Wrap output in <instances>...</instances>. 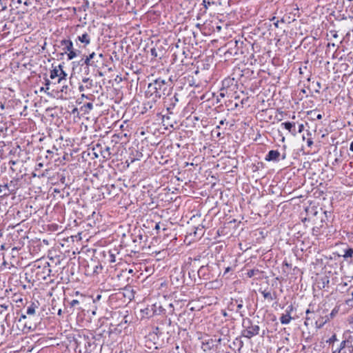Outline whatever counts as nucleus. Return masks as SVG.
Wrapping results in <instances>:
<instances>
[{
	"label": "nucleus",
	"mask_w": 353,
	"mask_h": 353,
	"mask_svg": "<svg viewBox=\"0 0 353 353\" xmlns=\"http://www.w3.org/2000/svg\"><path fill=\"white\" fill-rule=\"evenodd\" d=\"M281 154L278 150H270L266 154L265 160L266 161H279Z\"/></svg>",
	"instance_id": "f8f14e48"
},
{
	"label": "nucleus",
	"mask_w": 353,
	"mask_h": 353,
	"mask_svg": "<svg viewBox=\"0 0 353 353\" xmlns=\"http://www.w3.org/2000/svg\"><path fill=\"white\" fill-rule=\"evenodd\" d=\"M350 4L348 5L347 9L349 10L350 12L352 14L353 17V0H347Z\"/></svg>",
	"instance_id": "72a5a7b5"
},
{
	"label": "nucleus",
	"mask_w": 353,
	"mask_h": 353,
	"mask_svg": "<svg viewBox=\"0 0 353 353\" xmlns=\"http://www.w3.org/2000/svg\"><path fill=\"white\" fill-rule=\"evenodd\" d=\"M225 119H224V120H221V121H219V125H223V124H224V123H225Z\"/></svg>",
	"instance_id": "680f3d73"
},
{
	"label": "nucleus",
	"mask_w": 353,
	"mask_h": 353,
	"mask_svg": "<svg viewBox=\"0 0 353 353\" xmlns=\"http://www.w3.org/2000/svg\"><path fill=\"white\" fill-rule=\"evenodd\" d=\"M351 295L352 296V298L347 299L345 303L347 305L353 307V292H351Z\"/></svg>",
	"instance_id": "c9c22d12"
},
{
	"label": "nucleus",
	"mask_w": 353,
	"mask_h": 353,
	"mask_svg": "<svg viewBox=\"0 0 353 353\" xmlns=\"http://www.w3.org/2000/svg\"><path fill=\"white\" fill-rule=\"evenodd\" d=\"M292 320L291 315L290 314H282V316L280 317V321L282 324L286 325L290 323V322Z\"/></svg>",
	"instance_id": "5701e85b"
},
{
	"label": "nucleus",
	"mask_w": 353,
	"mask_h": 353,
	"mask_svg": "<svg viewBox=\"0 0 353 353\" xmlns=\"http://www.w3.org/2000/svg\"><path fill=\"white\" fill-rule=\"evenodd\" d=\"M15 192V189H10V186L8 185H0V197L1 198H6L10 196L11 194H14Z\"/></svg>",
	"instance_id": "9b49d317"
},
{
	"label": "nucleus",
	"mask_w": 353,
	"mask_h": 353,
	"mask_svg": "<svg viewBox=\"0 0 353 353\" xmlns=\"http://www.w3.org/2000/svg\"><path fill=\"white\" fill-rule=\"evenodd\" d=\"M285 158H286V154L284 152V153L281 155V159H282L283 160H284Z\"/></svg>",
	"instance_id": "13d9d810"
},
{
	"label": "nucleus",
	"mask_w": 353,
	"mask_h": 353,
	"mask_svg": "<svg viewBox=\"0 0 353 353\" xmlns=\"http://www.w3.org/2000/svg\"><path fill=\"white\" fill-rule=\"evenodd\" d=\"M242 327L241 336L245 338L250 339L259 334L260 327L253 324L252 321L249 318L243 319Z\"/></svg>",
	"instance_id": "f03ea898"
},
{
	"label": "nucleus",
	"mask_w": 353,
	"mask_h": 353,
	"mask_svg": "<svg viewBox=\"0 0 353 353\" xmlns=\"http://www.w3.org/2000/svg\"><path fill=\"white\" fill-rule=\"evenodd\" d=\"M203 4L204 5V6L205 8H207L208 6H210L211 4V2L210 1V0H203Z\"/></svg>",
	"instance_id": "a18cd8bd"
},
{
	"label": "nucleus",
	"mask_w": 353,
	"mask_h": 353,
	"mask_svg": "<svg viewBox=\"0 0 353 353\" xmlns=\"http://www.w3.org/2000/svg\"><path fill=\"white\" fill-rule=\"evenodd\" d=\"M61 312H62L61 310L59 309V311H58V313H57L58 315H61Z\"/></svg>",
	"instance_id": "338daca9"
},
{
	"label": "nucleus",
	"mask_w": 353,
	"mask_h": 353,
	"mask_svg": "<svg viewBox=\"0 0 353 353\" xmlns=\"http://www.w3.org/2000/svg\"><path fill=\"white\" fill-rule=\"evenodd\" d=\"M108 261L110 263H114L115 262V256L112 252H109V258Z\"/></svg>",
	"instance_id": "f704fd0d"
},
{
	"label": "nucleus",
	"mask_w": 353,
	"mask_h": 353,
	"mask_svg": "<svg viewBox=\"0 0 353 353\" xmlns=\"http://www.w3.org/2000/svg\"><path fill=\"white\" fill-rule=\"evenodd\" d=\"M6 143L4 141H0V154L2 155L3 153V148L6 146Z\"/></svg>",
	"instance_id": "4c0bfd02"
},
{
	"label": "nucleus",
	"mask_w": 353,
	"mask_h": 353,
	"mask_svg": "<svg viewBox=\"0 0 353 353\" xmlns=\"http://www.w3.org/2000/svg\"><path fill=\"white\" fill-rule=\"evenodd\" d=\"M96 54L95 52H92L91 54H90L88 56H86V57L90 60V61H92V59H94V57H95Z\"/></svg>",
	"instance_id": "c03bdc74"
},
{
	"label": "nucleus",
	"mask_w": 353,
	"mask_h": 353,
	"mask_svg": "<svg viewBox=\"0 0 353 353\" xmlns=\"http://www.w3.org/2000/svg\"><path fill=\"white\" fill-rule=\"evenodd\" d=\"M85 107H86V108H89L90 110H91V109H92L93 105H92V103H88L85 105Z\"/></svg>",
	"instance_id": "8fccbe9b"
},
{
	"label": "nucleus",
	"mask_w": 353,
	"mask_h": 353,
	"mask_svg": "<svg viewBox=\"0 0 353 353\" xmlns=\"http://www.w3.org/2000/svg\"><path fill=\"white\" fill-rule=\"evenodd\" d=\"M5 185H8L10 186V189L14 188L16 190L14 182L13 181H10L9 183H6Z\"/></svg>",
	"instance_id": "37998d69"
},
{
	"label": "nucleus",
	"mask_w": 353,
	"mask_h": 353,
	"mask_svg": "<svg viewBox=\"0 0 353 353\" xmlns=\"http://www.w3.org/2000/svg\"><path fill=\"white\" fill-rule=\"evenodd\" d=\"M52 83L50 80H49L48 79H45V88H41V90H44L45 92H46V90H48L50 89V85Z\"/></svg>",
	"instance_id": "bb28decb"
},
{
	"label": "nucleus",
	"mask_w": 353,
	"mask_h": 353,
	"mask_svg": "<svg viewBox=\"0 0 353 353\" xmlns=\"http://www.w3.org/2000/svg\"><path fill=\"white\" fill-rule=\"evenodd\" d=\"M230 270V268L228 267L225 269V274Z\"/></svg>",
	"instance_id": "0e129e2a"
},
{
	"label": "nucleus",
	"mask_w": 353,
	"mask_h": 353,
	"mask_svg": "<svg viewBox=\"0 0 353 353\" xmlns=\"http://www.w3.org/2000/svg\"><path fill=\"white\" fill-rule=\"evenodd\" d=\"M307 145H308V146H310V145H312L313 141H312L311 139H309L307 140Z\"/></svg>",
	"instance_id": "864d4df0"
},
{
	"label": "nucleus",
	"mask_w": 353,
	"mask_h": 353,
	"mask_svg": "<svg viewBox=\"0 0 353 353\" xmlns=\"http://www.w3.org/2000/svg\"><path fill=\"white\" fill-rule=\"evenodd\" d=\"M29 316H27L26 314H21V315L19 317V323H23L24 329H27L28 330H30L32 329V324L29 323Z\"/></svg>",
	"instance_id": "ddd939ff"
},
{
	"label": "nucleus",
	"mask_w": 353,
	"mask_h": 353,
	"mask_svg": "<svg viewBox=\"0 0 353 353\" xmlns=\"http://www.w3.org/2000/svg\"><path fill=\"white\" fill-rule=\"evenodd\" d=\"M332 36L334 38H337L338 37L337 32H333Z\"/></svg>",
	"instance_id": "4d7b16f0"
},
{
	"label": "nucleus",
	"mask_w": 353,
	"mask_h": 353,
	"mask_svg": "<svg viewBox=\"0 0 353 353\" xmlns=\"http://www.w3.org/2000/svg\"><path fill=\"white\" fill-rule=\"evenodd\" d=\"M42 159V156L41 155L40 157H39V158L37 159V163L36 165V170H38L39 169H41V168L43 167L44 165V162L42 161V162H39L40 160Z\"/></svg>",
	"instance_id": "c85d7f7f"
},
{
	"label": "nucleus",
	"mask_w": 353,
	"mask_h": 353,
	"mask_svg": "<svg viewBox=\"0 0 353 353\" xmlns=\"http://www.w3.org/2000/svg\"><path fill=\"white\" fill-rule=\"evenodd\" d=\"M243 346V341H240V347H239V351H240L241 348Z\"/></svg>",
	"instance_id": "052dcab7"
},
{
	"label": "nucleus",
	"mask_w": 353,
	"mask_h": 353,
	"mask_svg": "<svg viewBox=\"0 0 353 353\" xmlns=\"http://www.w3.org/2000/svg\"><path fill=\"white\" fill-rule=\"evenodd\" d=\"M171 79L168 81L158 78L150 83L145 91L147 98L152 99L154 102L158 99H163L169 97L172 91Z\"/></svg>",
	"instance_id": "f257e3e1"
},
{
	"label": "nucleus",
	"mask_w": 353,
	"mask_h": 353,
	"mask_svg": "<svg viewBox=\"0 0 353 353\" xmlns=\"http://www.w3.org/2000/svg\"><path fill=\"white\" fill-rule=\"evenodd\" d=\"M293 311V306L292 305H289L286 310H285V312H286V314H291V312Z\"/></svg>",
	"instance_id": "79ce46f5"
},
{
	"label": "nucleus",
	"mask_w": 353,
	"mask_h": 353,
	"mask_svg": "<svg viewBox=\"0 0 353 353\" xmlns=\"http://www.w3.org/2000/svg\"><path fill=\"white\" fill-rule=\"evenodd\" d=\"M153 332L156 335H159V334L161 335L163 334L162 329L161 327H159V326H157L153 328Z\"/></svg>",
	"instance_id": "7c9ffc66"
},
{
	"label": "nucleus",
	"mask_w": 353,
	"mask_h": 353,
	"mask_svg": "<svg viewBox=\"0 0 353 353\" xmlns=\"http://www.w3.org/2000/svg\"><path fill=\"white\" fill-rule=\"evenodd\" d=\"M60 43L63 47L64 53H67L70 50H72L73 43L70 39H63L61 41Z\"/></svg>",
	"instance_id": "dca6fc26"
},
{
	"label": "nucleus",
	"mask_w": 353,
	"mask_h": 353,
	"mask_svg": "<svg viewBox=\"0 0 353 353\" xmlns=\"http://www.w3.org/2000/svg\"><path fill=\"white\" fill-rule=\"evenodd\" d=\"M59 68V76L57 79V83H61L62 81H65L67 73L63 70V65L59 64L58 65Z\"/></svg>",
	"instance_id": "6ab92c4d"
},
{
	"label": "nucleus",
	"mask_w": 353,
	"mask_h": 353,
	"mask_svg": "<svg viewBox=\"0 0 353 353\" xmlns=\"http://www.w3.org/2000/svg\"><path fill=\"white\" fill-rule=\"evenodd\" d=\"M77 40L83 43L84 46H86L90 43L91 38L88 32H84L81 35H79Z\"/></svg>",
	"instance_id": "4468645a"
},
{
	"label": "nucleus",
	"mask_w": 353,
	"mask_h": 353,
	"mask_svg": "<svg viewBox=\"0 0 353 353\" xmlns=\"http://www.w3.org/2000/svg\"><path fill=\"white\" fill-rule=\"evenodd\" d=\"M311 319V317L310 316H306L305 317V322H304V324L307 326L308 325V321H310V319Z\"/></svg>",
	"instance_id": "de8ad7c7"
},
{
	"label": "nucleus",
	"mask_w": 353,
	"mask_h": 353,
	"mask_svg": "<svg viewBox=\"0 0 353 353\" xmlns=\"http://www.w3.org/2000/svg\"><path fill=\"white\" fill-rule=\"evenodd\" d=\"M303 130H304V125H303V124H302V123H301V124H299V130H298V132H299V133H301V132H302L303 131Z\"/></svg>",
	"instance_id": "49530a36"
},
{
	"label": "nucleus",
	"mask_w": 353,
	"mask_h": 353,
	"mask_svg": "<svg viewBox=\"0 0 353 353\" xmlns=\"http://www.w3.org/2000/svg\"><path fill=\"white\" fill-rule=\"evenodd\" d=\"M344 254L343 256L344 259H347L348 258L352 257L353 255V249L352 248H348L344 251Z\"/></svg>",
	"instance_id": "393cba45"
},
{
	"label": "nucleus",
	"mask_w": 353,
	"mask_h": 353,
	"mask_svg": "<svg viewBox=\"0 0 353 353\" xmlns=\"http://www.w3.org/2000/svg\"><path fill=\"white\" fill-rule=\"evenodd\" d=\"M4 130H7V128H6H6H3V127H2V128H0V132H3Z\"/></svg>",
	"instance_id": "e2e57ef3"
},
{
	"label": "nucleus",
	"mask_w": 353,
	"mask_h": 353,
	"mask_svg": "<svg viewBox=\"0 0 353 353\" xmlns=\"http://www.w3.org/2000/svg\"><path fill=\"white\" fill-rule=\"evenodd\" d=\"M221 338H219V339L208 338L206 339H203L202 341L201 348L205 352L211 350L214 347H216L218 345H219L221 343Z\"/></svg>",
	"instance_id": "423d86ee"
},
{
	"label": "nucleus",
	"mask_w": 353,
	"mask_h": 353,
	"mask_svg": "<svg viewBox=\"0 0 353 353\" xmlns=\"http://www.w3.org/2000/svg\"><path fill=\"white\" fill-rule=\"evenodd\" d=\"M39 303L38 301H32L26 306V314L29 316V319L34 316L36 310L39 308Z\"/></svg>",
	"instance_id": "9d476101"
},
{
	"label": "nucleus",
	"mask_w": 353,
	"mask_h": 353,
	"mask_svg": "<svg viewBox=\"0 0 353 353\" xmlns=\"http://www.w3.org/2000/svg\"><path fill=\"white\" fill-rule=\"evenodd\" d=\"M256 272H259L258 270H254V269H252V270H249L247 272V276L249 277V278H252V276H254L256 274Z\"/></svg>",
	"instance_id": "c756f323"
},
{
	"label": "nucleus",
	"mask_w": 353,
	"mask_h": 353,
	"mask_svg": "<svg viewBox=\"0 0 353 353\" xmlns=\"http://www.w3.org/2000/svg\"><path fill=\"white\" fill-rule=\"evenodd\" d=\"M94 64V61H90L86 56H83V57L77 63L78 65H80L81 68L84 66H91Z\"/></svg>",
	"instance_id": "aec40b11"
},
{
	"label": "nucleus",
	"mask_w": 353,
	"mask_h": 353,
	"mask_svg": "<svg viewBox=\"0 0 353 353\" xmlns=\"http://www.w3.org/2000/svg\"><path fill=\"white\" fill-rule=\"evenodd\" d=\"M177 95L178 94L176 93H175L174 95L172 97H171L170 99H168L166 97V99H164L165 100L163 102L164 106L166 108L167 111L170 114L172 113L170 110L174 108V106L176 105V103L179 101Z\"/></svg>",
	"instance_id": "1a4fd4ad"
},
{
	"label": "nucleus",
	"mask_w": 353,
	"mask_h": 353,
	"mask_svg": "<svg viewBox=\"0 0 353 353\" xmlns=\"http://www.w3.org/2000/svg\"><path fill=\"white\" fill-rule=\"evenodd\" d=\"M208 270V268L206 266H201L198 270V275L199 277H204Z\"/></svg>",
	"instance_id": "a878e982"
},
{
	"label": "nucleus",
	"mask_w": 353,
	"mask_h": 353,
	"mask_svg": "<svg viewBox=\"0 0 353 353\" xmlns=\"http://www.w3.org/2000/svg\"><path fill=\"white\" fill-rule=\"evenodd\" d=\"M305 313H306V316H309V314H313V313H314V312L311 311L310 309H307V310H306Z\"/></svg>",
	"instance_id": "3c124183"
},
{
	"label": "nucleus",
	"mask_w": 353,
	"mask_h": 353,
	"mask_svg": "<svg viewBox=\"0 0 353 353\" xmlns=\"http://www.w3.org/2000/svg\"><path fill=\"white\" fill-rule=\"evenodd\" d=\"M259 292L261 293V294L263 295V296L265 299H267L269 301L275 300L277 297L276 292L271 293L270 292L268 291L267 290H260Z\"/></svg>",
	"instance_id": "2eb2a0df"
},
{
	"label": "nucleus",
	"mask_w": 353,
	"mask_h": 353,
	"mask_svg": "<svg viewBox=\"0 0 353 353\" xmlns=\"http://www.w3.org/2000/svg\"><path fill=\"white\" fill-rule=\"evenodd\" d=\"M228 93V90H225L224 88H221L220 90V94L219 96L221 97H224Z\"/></svg>",
	"instance_id": "58836bf2"
},
{
	"label": "nucleus",
	"mask_w": 353,
	"mask_h": 353,
	"mask_svg": "<svg viewBox=\"0 0 353 353\" xmlns=\"http://www.w3.org/2000/svg\"><path fill=\"white\" fill-rule=\"evenodd\" d=\"M237 81L234 79V78H231L230 77L225 78L222 81V88L225 90H230V91H233L236 88Z\"/></svg>",
	"instance_id": "0eeeda50"
},
{
	"label": "nucleus",
	"mask_w": 353,
	"mask_h": 353,
	"mask_svg": "<svg viewBox=\"0 0 353 353\" xmlns=\"http://www.w3.org/2000/svg\"><path fill=\"white\" fill-rule=\"evenodd\" d=\"M84 346L87 352L91 353L94 352L98 346L101 347V344L100 343V338L97 339L94 336L85 338Z\"/></svg>",
	"instance_id": "39448f33"
},
{
	"label": "nucleus",
	"mask_w": 353,
	"mask_h": 353,
	"mask_svg": "<svg viewBox=\"0 0 353 353\" xmlns=\"http://www.w3.org/2000/svg\"><path fill=\"white\" fill-rule=\"evenodd\" d=\"M9 164L14 165L16 164V161L11 160L9 161Z\"/></svg>",
	"instance_id": "6e6d98bb"
},
{
	"label": "nucleus",
	"mask_w": 353,
	"mask_h": 353,
	"mask_svg": "<svg viewBox=\"0 0 353 353\" xmlns=\"http://www.w3.org/2000/svg\"><path fill=\"white\" fill-rule=\"evenodd\" d=\"M339 312V308H337L336 307H335L331 312V313L330 314V316L331 319H333L336 315V314H338Z\"/></svg>",
	"instance_id": "473e14b6"
},
{
	"label": "nucleus",
	"mask_w": 353,
	"mask_h": 353,
	"mask_svg": "<svg viewBox=\"0 0 353 353\" xmlns=\"http://www.w3.org/2000/svg\"><path fill=\"white\" fill-rule=\"evenodd\" d=\"M82 72L85 76H88L90 74V66H84L81 68Z\"/></svg>",
	"instance_id": "2f4dec72"
},
{
	"label": "nucleus",
	"mask_w": 353,
	"mask_h": 353,
	"mask_svg": "<svg viewBox=\"0 0 353 353\" xmlns=\"http://www.w3.org/2000/svg\"><path fill=\"white\" fill-rule=\"evenodd\" d=\"M85 274L88 276H93L101 273L103 266L100 261L97 259H90L87 261L84 266Z\"/></svg>",
	"instance_id": "7ed1b4c3"
},
{
	"label": "nucleus",
	"mask_w": 353,
	"mask_h": 353,
	"mask_svg": "<svg viewBox=\"0 0 353 353\" xmlns=\"http://www.w3.org/2000/svg\"><path fill=\"white\" fill-rule=\"evenodd\" d=\"M244 301L242 298L233 299L232 298L228 305V310L231 312H234L239 314L241 317H244Z\"/></svg>",
	"instance_id": "20e7f679"
},
{
	"label": "nucleus",
	"mask_w": 353,
	"mask_h": 353,
	"mask_svg": "<svg viewBox=\"0 0 353 353\" xmlns=\"http://www.w3.org/2000/svg\"><path fill=\"white\" fill-rule=\"evenodd\" d=\"M46 152L50 155L52 154V152H51L50 150H47Z\"/></svg>",
	"instance_id": "774afa93"
},
{
	"label": "nucleus",
	"mask_w": 353,
	"mask_h": 353,
	"mask_svg": "<svg viewBox=\"0 0 353 353\" xmlns=\"http://www.w3.org/2000/svg\"><path fill=\"white\" fill-rule=\"evenodd\" d=\"M316 85H317V87H318L319 88H321V83L317 82V83H316Z\"/></svg>",
	"instance_id": "69168bd1"
},
{
	"label": "nucleus",
	"mask_w": 353,
	"mask_h": 353,
	"mask_svg": "<svg viewBox=\"0 0 353 353\" xmlns=\"http://www.w3.org/2000/svg\"><path fill=\"white\" fill-rule=\"evenodd\" d=\"M301 93H303V94H305V93H306L305 90V89H302V90H301L300 93H299V95H301Z\"/></svg>",
	"instance_id": "bf43d9fd"
},
{
	"label": "nucleus",
	"mask_w": 353,
	"mask_h": 353,
	"mask_svg": "<svg viewBox=\"0 0 353 353\" xmlns=\"http://www.w3.org/2000/svg\"><path fill=\"white\" fill-rule=\"evenodd\" d=\"M68 59L72 60L76 57H77L80 54V51L78 50H74V48H72V50H70L68 51Z\"/></svg>",
	"instance_id": "4be33fe9"
},
{
	"label": "nucleus",
	"mask_w": 353,
	"mask_h": 353,
	"mask_svg": "<svg viewBox=\"0 0 353 353\" xmlns=\"http://www.w3.org/2000/svg\"><path fill=\"white\" fill-rule=\"evenodd\" d=\"M85 89H86L85 87V85L83 84V85H79V90L81 92L84 91Z\"/></svg>",
	"instance_id": "09e8293b"
},
{
	"label": "nucleus",
	"mask_w": 353,
	"mask_h": 353,
	"mask_svg": "<svg viewBox=\"0 0 353 353\" xmlns=\"http://www.w3.org/2000/svg\"><path fill=\"white\" fill-rule=\"evenodd\" d=\"M58 76H59V68H58V66H56L52 70H50V78L53 80L56 78L58 79Z\"/></svg>",
	"instance_id": "b1692460"
},
{
	"label": "nucleus",
	"mask_w": 353,
	"mask_h": 353,
	"mask_svg": "<svg viewBox=\"0 0 353 353\" xmlns=\"http://www.w3.org/2000/svg\"><path fill=\"white\" fill-rule=\"evenodd\" d=\"M7 10V6L0 0V13Z\"/></svg>",
	"instance_id": "e433bc0d"
},
{
	"label": "nucleus",
	"mask_w": 353,
	"mask_h": 353,
	"mask_svg": "<svg viewBox=\"0 0 353 353\" xmlns=\"http://www.w3.org/2000/svg\"><path fill=\"white\" fill-rule=\"evenodd\" d=\"M102 296L99 294H97L96 296H94L93 299H92V301L94 303H97L98 301H99L101 299Z\"/></svg>",
	"instance_id": "ea45409f"
},
{
	"label": "nucleus",
	"mask_w": 353,
	"mask_h": 353,
	"mask_svg": "<svg viewBox=\"0 0 353 353\" xmlns=\"http://www.w3.org/2000/svg\"><path fill=\"white\" fill-rule=\"evenodd\" d=\"M350 150L351 152H353V141H352V143H350Z\"/></svg>",
	"instance_id": "5fc2aeb1"
},
{
	"label": "nucleus",
	"mask_w": 353,
	"mask_h": 353,
	"mask_svg": "<svg viewBox=\"0 0 353 353\" xmlns=\"http://www.w3.org/2000/svg\"><path fill=\"white\" fill-rule=\"evenodd\" d=\"M143 238V236L142 234H138L132 237V241L134 243H139L140 244Z\"/></svg>",
	"instance_id": "cd10ccee"
},
{
	"label": "nucleus",
	"mask_w": 353,
	"mask_h": 353,
	"mask_svg": "<svg viewBox=\"0 0 353 353\" xmlns=\"http://www.w3.org/2000/svg\"><path fill=\"white\" fill-rule=\"evenodd\" d=\"M89 297L84 296L83 295H80V296L77 299H73L70 301V305L72 307L77 308L78 310H83V305L84 303L89 300Z\"/></svg>",
	"instance_id": "6e6552de"
},
{
	"label": "nucleus",
	"mask_w": 353,
	"mask_h": 353,
	"mask_svg": "<svg viewBox=\"0 0 353 353\" xmlns=\"http://www.w3.org/2000/svg\"><path fill=\"white\" fill-rule=\"evenodd\" d=\"M82 82L86 89H91L93 86V81L90 79L89 77H84L82 78Z\"/></svg>",
	"instance_id": "412c9836"
},
{
	"label": "nucleus",
	"mask_w": 353,
	"mask_h": 353,
	"mask_svg": "<svg viewBox=\"0 0 353 353\" xmlns=\"http://www.w3.org/2000/svg\"><path fill=\"white\" fill-rule=\"evenodd\" d=\"M337 339H336V334H334L332 335L330 339L329 340L327 341V343H334L335 341H336Z\"/></svg>",
	"instance_id": "a19ab883"
},
{
	"label": "nucleus",
	"mask_w": 353,
	"mask_h": 353,
	"mask_svg": "<svg viewBox=\"0 0 353 353\" xmlns=\"http://www.w3.org/2000/svg\"><path fill=\"white\" fill-rule=\"evenodd\" d=\"M323 116L321 114H318L317 115H316V119L317 120H321L322 119Z\"/></svg>",
	"instance_id": "603ef678"
},
{
	"label": "nucleus",
	"mask_w": 353,
	"mask_h": 353,
	"mask_svg": "<svg viewBox=\"0 0 353 353\" xmlns=\"http://www.w3.org/2000/svg\"><path fill=\"white\" fill-rule=\"evenodd\" d=\"M282 126H284V128L288 130L291 134L293 135H295L296 133V131L295 130V123H291L289 121L284 122L281 123Z\"/></svg>",
	"instance_id": "a211bd4d"
},
{
	"label": "nucleus",
	"mask_w": 353,
	"mask_h": 353,
	"mask_svg": "<svg viewBox=\"0 0 353 353\" xmlns=\"http://www.w3.org/2000/svg\"><path fill=\"white\" fill-rule=\"evenodd\" d=\"M347 347L349 350H353V346L351 344V342L348 340H343L341 341L340 346L337 348L338 353H342V350L345 348Z\"/></svg>",
	"instance_id": "f3484780"
}]
</instances>
